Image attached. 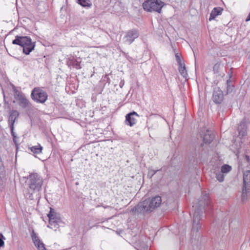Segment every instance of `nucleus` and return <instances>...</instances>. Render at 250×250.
Masks as SVG:
<instances>
[{
	"label": "nucleus",
	"instance_id": "obj_7",
	"mask_svg": "<svg viewBox=\"0 0 250 250\" xmlns=\"http://www.w3.org/2000/svg\"><path fill=\"white\" fill-rule=\"evenodd\" d=\"M139 36V33L138 30L136 29L128 30L126 32L124 37V42L126 43L130 44Z\"/></svg>",
	"mask_w": 250,
	"mask_h": 250
},
{
	"label": "nucleus",
	"instance_id": "obj_6",
	"mask_svg": "<svg viewBox=\"0 0 250 250\" xmlns=\"http://www.w3.org/2000/svg\"><path fill=\"white\" fill-rule=\"evenodd\" d=\"M31 97L36 103L43 104L47 101L48 94L41 87H37L32 90Z\"/></svg>",
	"mask_w": 250,
	"mask_h": 250
},
{
	"label": "nucleus",
	"instance_id": "obj_3",
	"mask_svg": "<svg viewBox=\"0 0 250 250\" xmlns=\"http://www.w3.org/2000/svg\"><path fill=\"white\" fill-rule=\"evenodd\" d=\"M12 43L22 47L23 53L26 55L29 54L35 46V42H33L31 38L27 36H17L12 41Z\"/></svg>",
	"mask_w": 250,
	"mask_h": 250
},
{
	"label": "nucleus",
	"instance_id": "obj_12",
	"mask_svg": "<svg viewBox=\"0 0 250 250\" xmlns=\"http://www.w3.org/2000/svg\"><path fill=\"white\" fill-rule=\"evenodd\" d=\"M223 93L219 88L215 90L213 93L212 100L216 104H220L223 100Z\"/></svg>",
	"mask_w": 250,
	"mask_h": 250
},
{
	"label": "nucleus",
	"instance_id": "obj_17",
	"mask_svg": "<svg viewBox=\"0 0 250 250\" xmlns=\"http://www.w3.org/2000/svg\"><path fill=\"white\" fill-rule=\"evenodd\" d=\"M47 216L49 218V220H51L52 218H53V220L61 219L59 214L56 212L52 208H50V212L47 214Z\"/></svg>",
	"mask_w": 250,
	"mask_h": 250
},
{
	"label": "nucleus",
	"instance_id": "obj_25",
	"mask_svg": "<svg viewBox=\"0 0 250 250\" xmlns=\"http://www.w3.org/2000/svg\"><path fill=\"white\" fill-rule=\"evenodd\" d=\"M0 236L1 237V238H0V247H1L4 246V242L3 239H5V238L2 234H0Z\"/></svg>",
	"mask_w": 250,
	"mask_h": 250
},
{
	"label": "nucleus",
	"instance_id": "obj_8",
	"mask_svg": "<svg viewBox=\"0 0 250 250\" xmlns=\"http://www.w3.org/2000/svg\"><path fill=\"white\" fill-rule=\"evenodd\" d=\"M138 114L135 111L130 112L125 116V124L130 126L135 125L137 122L136 117H138Z\"/></svg>",
	"mask_w": 250,
	"mask_h": 250
},
{
	"label": "nucleus",
	"instance_id": "obj_18",
	"mask_svg": "<svg viewBox=\"0 0 250 250\" xmlns=\"http://www.w3.org/2000/svg\"><path fill=\"white\" fill-rule=\"evenodd\" d=\"M42 147L40 144H38L37 146H32L30 147V150L34 154H41L42 152Z\"/></svg>",
	"mask_w": 250,
	"mask_h": 250
},
{
	"label": "nucleus",
	"instance_id": "obj_21",
	"mask_svg": "<svg viewBox=\"0 0 250 250\" xmlns=\"http://www.w3.org/2000/svg\"><path fill=\"white\" fill-rule=\"evenodd\" d=\"M150 203H161L162 199L160 196H156L150 200H149Z\"/></svg>",
	"mask_w": 250,
	"mask_h": 250
},
{
	"label": "nucleus",
	"instance_id": "obj_11",
	"mask_svg": "<svg viewBox=\"0 0 250 250\" xmlns=\"http://www.w3.org/2000/svg\"><path fill=\"white\" fill-rule=\"evenodd\" d=\"M19 116V113L17 111L15 110H12L9 117V123L10 125V129L11 131V133L13 136H14V125L16 119L18 118Z\"/></svg>",
	"mask_w": 250,
	"mask_h": 250
},
{
	"label": "nucleus",
	"instance_id": "obj_4",
	"mask_svg": "<svg viewBox=\"0 0 250 250\" xmlns=\"http://www.w3.org/2000/svg\"><path fill=\"white\" fill-rule=\"evenodd\" d=\"M161 204H137L130 210L132 215H144L145 213H149L152 211L156 208L159 207Z\"/></svg>",
	"mask_w": 250,
	"mask_h": 250
},
{
	"label": "nucleus",
	"instance_id": "obj_1",
	"mask_svg": "<svg viewBox=\"0 0 250 250\" xmlns=\"http://www.w3.org/2000/svg\"><path fill=\"white\" fill-rule=\"evenodd\" d=\"M206 204H194L192 206V210H194L193 220H192V229L191 233L192 237L195 238L199 237L200 233L198 232L201 228L202 224L200 221L202 218L203 213L205 211V206Z\"/></svg>",
	"mask_w": 250,
	"mask_h": 250
},
{
	"label": "nucleus",
	"instance_id": "obj_10",
	"mask_svg": "<svg viewBox=\"0 0 250 250\" xmlns=\"http://www.w3.org/2000/svg\"><path fill=\"white\" fill-rule=\"evenodd\" d=\"M31 237L34 244L38 250H47L44 244L40 240L34 230L31 233Z\"/></svg>",
	"mask_w": 250,
	"mask_h": 250
},
{
	"label": "nucleus",
	"instance_id": "obj_15",
	"mask_svg": "<svg viewBox=\"0 0 250 250\" xmlns=\"http://www.w3.org/2000/svg\"><path fill=\"white\" fill-rule=\"evenodd\" d=\"M213 138V135L211 132L207 130L203 137V141L205 144H209L212 141Z\"/></svg>",
	"mask_w": 250,
	"mask_h": 250
},
{
	"label": "nucleus",
	"instance_id": "obj_22",
	"mask_svg": "<svg viewBox=\"0 0 250 250\" xmlns=\"http://www.w3.org/2000/svg\"><path fill=\"white\" fill-rule=\"evenodd\" d=\"M179 70L180 73L183 75H184L185 74H186L185 66H182L181 63H180V66L179 68Z\"/></svg>",
	"mask_w": 250,
	"mask_h": 250
},
{
	"label": "nucleus",
	"instance_id": "obj_14",
	"mask_svg": "<svg viewBox=\"0 0 250 250\" xmlns=\"http://www.w3.org/2000/svg\"><path fill=\"white\" fill-rule=\"evenodd\" d=\"M223 11V9L221 7H218L214 8L210 13L209 20L211 21L214 20L217 16L221 15Z\"/></svg>",
	"mask_w": 250,
	"mask_h": 250
},
{
	"label": "nucleus",
	"instance_id": "obj_2",
	"mask_svg": "<svg viewBox=\"0 0 250 250\" xmlns=\"http://www.w3.org/2000/svg\"><path fill=\"white\" fill-rule=\"evenodd\" d=\"M43 184L42 178L36 173L30 174L25 181V185L29 192L31 193L39 192Z\"/></svg>",
	"mask_w": 250,
	"mask_h": 250
},
{
	"label": "nucleus",
	"instance_id": "obj_9",
	"mask_svg": "<svg viewBox=\"0 0 250 250\" xmlns=\"http://www.w3.org/2000/svg\"><path fill=\"white\" fill-rule=\"evenodd\" d=\"M244 186L243 188V194H246L250 190V171H247L243 175Z\"/></svg>",
	"mask_w": 250,
	"mask_h": 250
},
{
	"label": "nucleus",
	"instance_id": "obj_20",
	"mask_svg": "<svg viewBox=\"0 0 250 250\" xmlns=\"http://www.w3.org/2000/svg\"><path fill=\"white\" fill-rule=\"evenodd\" d=\"M231 170V166L228 165H224L221 167V172L223 174H226Z\"/></svg>",
	"mask_w": 250,
	"mask_h": 250
},
{
	"label": "nucleus",
	"instance_id": "obj_26",
	"mask_svg": "<svg viewBox=\"0 0 250 250\" xmlns=\"http://www.w3.org/2000/svg\"><path fill=\"white\" fill-rule=\"evenodd\" d=\"M250 21V13H249V14L248 15V17L246 19V21Z\"/></svg>",
	"mask_w": 250,
	"mask_h": 250
},
{
	"label": "nucleus",
	"instance_id": "obj_16",
	"mask_svg": "<svg viewBox=\"0 0 250 250\" xmlns=\"http://www.w3.org/2000/svg\"><path fill=\"white\" fill-rule=\"evenodd\" d=\"M61 222V219L53 220V218H52L51 220H49V225H48L47 227L56 230L59 228V223Z\"/></svg>",
	"mask_w": 250,
	"mask_h": 250
},
{
	"label": "nucleus",
	"instance_id": "obj_13",
	"mask_svg": "<svg viewBox=\"0 0 250 250\" xmlns=\"http://www.w3.org/2000/svg\"><path fill=\"white\" fill-rule=\"evenodd\" d=\"M17 100L19 105L22 108L27 107L29 104V102L28 99L24 95L21 94L17 95Z\"/></svg>",
	"mask_w": 250,
	"mask_h": 250
},
{
	"label": "nucleus",
	"instance_id": "obj_5",
	"mask_svg": "<svg viewBox=\"0 0 250 250\" xmlns=\"http://www.w3.org/2000/svg\"><path fill=\"white\" fill-rule=\"evenodd\" d=\"M164 5V2L161 0H147L143 4L145 10L148 12L156 11L159 13H161Z\"/></svg>",
	"mask_w": 250,
	"mask_h": 250
},
{
	"label": "nucleus",
	"instance_id": "obj_23",
	"mask_svg": "<svg viewBox=\"0 0 250 250\" xmlns=\"http://www.w3.org/2000/svg\"><path fill=\"white\" fill-rule=\"evenodd\" d=\"M216 178L219 182H222L224 180V177L223 174L218 173L216 174Z\"/></svg>",
	"mask_w": 250,
	"mask_h": 250
},
{
	"label": "nucleus",
	"instance_id": "obj_24",
	"mask_svg": "<svg viewBox=\"0 0 250 250\" xmlns=\"http://www.w3.org/2000/svg\"><path fill=\"white\" fill-rule=\"evenodd\" d=\"M220 66V63H216L214 64L213 67V71L215 72H217Z\"/></svg>",
	"mask_w": 250,
	"mask_h": 250
},
{
	"label": "nucleus",
	"instance_id": "obj_19",
	"mask_svg": "<svg viewBox=\"0 0 250 250\" xmlns=\"http://www.w3.org/2000/svg\"><path fill=\"white\" fill-rule=\"evenodd\" d=\"M77 3L82 6L86 8H89L92 5L90 0H77Z\"/></svg>",
	"mask_w": 250,
	"mask_h": 250
}]
</instances>
